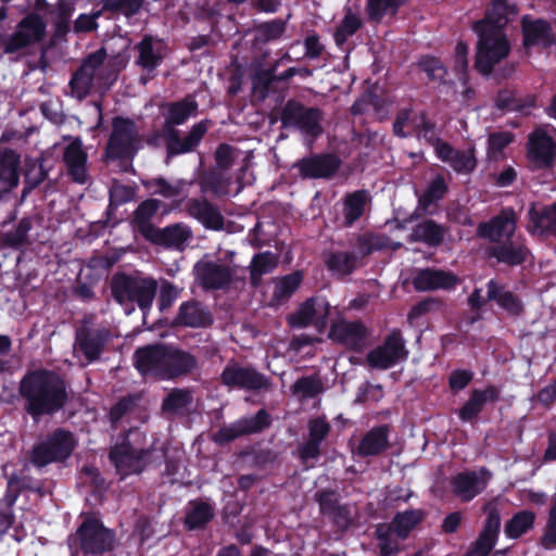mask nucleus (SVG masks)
<instances>
[{
	"label": "nucleus",
	"mask_w": 556,
	"mask_h": 556,
	"mask_svg": "<svg viewBox=\"0 0 556 556\" xmlns=\"http://www.w3.org/2000/svg\"><path fill=\"white\" fill-rule=\"evenodd\" d=\"M358 257L354 252H331L325 260L327 269L340 277L349 276L357 268Z\"/></svg>",
	"instance_id": "nucleus-40"
},
{
	"label": "nucleus",
	"mask_w": 556,
	"mask_h": 556,
	"mask_svg": "<svg viewBox=\"0 0 556 556\" xmlns=\"http://www.w3.org/2000/svg\"><path fill=\"white\" fill-rule=\"evenodd\" d=\"M276 67L258 70L252 76V93L260 101H264L270 93L276 91Z\"/></svg>",
	"instance_id": "nucleus-42"
},
{
	"label": "nucleus",
	"mask_w": 556,
	"mask_h": 556,
	"mask_svg": "<svg viewBox=\"0 0 556 556\" xmlns=\"http://www.w3.org/2000/svg\"><path fill=\"white\" fill-rule=\"evenodd\" d=\"M417 67L420 72L427 75L429 81L438 85L448 84L446 79L448 74L447 68L439 58L433 55H422L417 62Z\"/></svg>",
	"instance_id": "nucleus-46"
},
{
	"label": "nucleus",
	"mask_w": 556,
	"mask_h": 556,
	"mask_svg": "<svg viewBox=\"0 0 556 556\" xmlns=\"http://www.w3.org/2000/svg\"><path fill=\"white\" fill-rule=\"evenodd\" d=\"M110 290L116 303L125 306L136 303L146 316L153 304L157 282L151 277H138L125 271H117L111 278ZM132 311L134 306H130L126 313L129 314Z\"/></svg>",
	"instance_id": "nucleus-4"
},
{
	"label": "nucleus",
	"mask_w": 556,
	"mask_h": 556,
	"mask_svg": "<svg viewBox=\"0 0 556 556\" xmlns=\"http://www.w3.org/2000/svg\"><path fill=\"white\" fill-rule=\"evenodd\" d=\"M189 216L197 219L205 229L220 231L225 226V217L218 206L207 199L191 198L186 203Z\"/></svg>",
	"instance_id": "nucleus-29"
},
{
	"label": "nucleus",
	"mask_w": 556,
	"mask_h": 556,
	"mask_svg": "<svg viewBox=\"0 0 556 556\" xmlns=\"http://www.w3.org/2000/svg\"><path fill=\"white\" fill-rule=\"evenodd\" d=\"M331 314V305L324 298L312 296L306 299L298 311L288 317V324L292 328H306L315 325L324 328Z\"/></svg>",
	"instance_id": "nucleus-20"
},
{
	"label": "nucleus",
	"mask_w": 556,
	"mask_h": 556,
	"mask_svg": "<svg viewBox=\"0 0 556 556\" xmlns=\"http://www.w3.org/2000/svg\"><path fill=\"white\" fill-rule=\"evenodd\" d=\"M389 434V425L372 427L361 439L355 450L356 455L365 458L382 454L390 447Z\"/></svg>",
	"instance_id": "nucleus-33"
},
{
	"label": "nucleus",
	"mask_w": 556,
	"mask_h": 556,
	"mask_svg": "<svg viewBox=\"0 0 556 556\" xmlns=\"http://www.w3.org/2000/svg\"><path fill=\"white\" fill-rule=\"evenodd\" d=\"M134 365L143 376L175 380L190 375L199 363L195 355L188 351L173 344L155 343L138 348L134 353Z\"/></svg>",
	"instance_id": "nucleus-3"
},
{
	"label": "nucleus",
	"mask_w": 556,
	"mask_h": 556,
	"mask_svg": "<svg viewBox=\"0 0 556 556\" xmlns=\"http://www.w3.org/2000/svg\"><path fill=\"white\" fill-rule=\"evenodd\" d=\"M193 401L192 392L189 389L174 388L162 402V410L176 413L179 409L191 405Z\"/></svg>",
	"instance_id": "nucleus-56"
},
{
	"label": "nucleus",
	"mask_w": 556,
	"mask_h": 556,
	"mask_svg": "<svg viewBox=\"0 0 556 556\" xmlns=\"http://www.w3.org/2000/svg\"><path fill=\"white\" fill-rule=\"evenodd\" d=\"M363 27V21L358 14L348 8L345 14L333 33V40L338 47L343 46L348 38L355 35Z\"/></svg>",
	"instance_id": "nucleus-48"
},
{
	"label": "nucleus",
	"mask_w": 556,
	"mask_h": 556,
	"mask_svg": "<svg viewBox=\"0 0 556 556\" xmlns=\"http://www.w3.org/2000/svg\"><path fill=\"white\" fill-rule=\"evenodd\" d=\"M114 539V532L106 529L102 521L94 517H88L80 523L75 538L84 554L90 555L111 551Z\"/></svg>",
	"instance_id": "nucleus-12"
},
{
	"label": "nucleus",
	"mask_w": 556,
	"mask_h": 556,
	"mask_svg": "<svg viewBox=\"0 0 556 556\" xmlns=\"http://www.w3.org/2000/svg\"><path fill=\"white\" fill-rule=\"evenodd\" d=\"M47 24L36 12L26 14L16 25L15 30L7 38L3 52L18 53L42 41L46 37Z\"/></svg>",
	"instance_id": "nucleus-10"
},
{
	"label": "nucleus",
	"mask_w": 556,
	"mask_h": 556,
	"mask_svg": "<svg viewBox=\"0 0 556 556\" xmlns=\"http://www.w3.org/2000/svg\"><path fill=\"white\" fill-rule=\"evenodd\" d=\"M448 191V186L441 174L431 179L424 193L418 198V206L427 210L431 204L442 200Z\"/></svg>",
	"instance_id": "nucleus-51"
},
{
	"label": "nucleus",
	"mask_w": 556,
	"mask_h": 556,
	"mask_svg": "<svg viewBox=\"0 0 556 556\" xmlns=\"http://www.w3.org/2000/svg\"><path fill=\"white\" fill-rule=\"evenodd\" d=\"M236 151L237 148L229 143H219L214 152L217 168L222 170H228L231 168L235 163Z\"/></svg>",
	"instance_id": "nucleus-64"
},
{
	"label": "nucleus",
	"mask_w": 556,
	"mask_h": 556,
	"mask_svg": "<svg viewBox=\"0 0 556 556\" xmlns=\"http://www.w3.org/2000/svg\"><path fill=\"white\" fill-rule=\"evenodd\" d=\"M517 229V215L513 207H503L498 214L478 224L476 235L490 243L514 237Z\"/></svg>",
	"instance_id": "nucleus-22"
},
{
	"label": "nucleus",
	"mask_w": 556,
	"mask_h": 556,
	"mask_svg": "<svg viewBox=\"0 0 556 556\" xmlns=\"http://www.w3.org/2000/svg\"><path fill=\"white\" fill-rule=\"evenodd\" d=\"M110 339L111 331L105 327L81 326L75 332L74 350L83 354L87 364H92L101 358Z\"/></svg>",
	"instance_id": "nucleus-16"
},
{
	"label": "nucleus",
	"mask_w": 556,
	"mask_h": 556,
	"mask_svg": "<svg viewBox=\"0 0 556 556\" xmlns=\"http://www.w3.org/2000/svg\"><path fill=\"white\" fill-rule=\"evenodd\" d=\"M162 204L161 200L151 198L143 200L134 211V222L143 238L154 229L155 226L151 223V219L157 213Z\"/></svg>",
	"instance_id": "nucleus-39"
},
{
	"label": "nucleus",
	"mask_w": 556,
	"mask_h": 556,
	"mask_svg": "<svg viewBox=\"0 0 556 556\" xmlns=\"http://www.w3.org/2000/svg\"><path fill=\"white\" fill-rule=\"evenodd\" d=\"M328 338L352 352H362L366 345L368 330L361 320H346L340 318L330 325Z\"/></svg>",
	"instance_id": "nucleus-19"
},
{
	"label": "nucleus",
	"mask_w": 556,
	"mask_h": 556,
	"mask_svg": "<svg viewBox=\"0 0 556 556\" xmlns=\"http://www.w3.org/2000/svg\"><path fill=\"white\" fill-rule=\"evenodd\" d=\"M214 318L211 312L199 301L182 302L173 325L176 327L206 328L212 326Z\"/></svg>",
	"instance_id": "nucleus-31"
},
{
	"label": "nucleus",
	"mask_w": 556,
	"mask_h": 556,
	"mask_svg": "<svg viewBox=\"0 0 556 556\" xmlns=\"http://www.w3.org/2000/svg\"><path fill=\"white\" fill-rule=\"evenodd\" d=\"M21 154L8 147H0V200L20 185Z\"/></svg>",
	"instance_id": "nucleus-25"
},
{
	"label": "nucleus",
	"mask_w": 556,
	"mask_h": 556,
	"mask_svg": "<svg viewBox=\"0 0 556 556\" xmlns=\"http://www.w3.org/2000/svg\"><path fill=\"white\" fill-rule=\"evenodd\" d=\"M193 274L199 286L211 291L227 289L232 282L235 270L226 264L202 258L194 264Z\"/></svg>",
	"instance_id": "nucleus-17"
},
{
	"label": "nucleus",
	"mask_w": 556,
	"mask_h": 556,
	"mask_svg": "<svg viewBox=\"0 0 556 556\" xmlns=\"http://www.w3.org/2000/svg\"><path fill=\"white\" fill-rule=\"evenodd\" d=\"M137 128L132 119L116 116L112 119V132L105 147L109 160H132L137 153Z\"/></svg>",
	"instance_id": "nucleus-9"
},
{
	"label": "nucleus",
	"mask_w": 556,
	"mask_h": 556,
	"mask_svg": "<svg viewBox=\"0 0 556 556\" xmlns=\"http://www.w3.org/2000/svg\"><path fill=\"white\" fill-rule=\"evenodd\" d=\"M491 477L492 473L485 467L478 471L466 469L457 472L450 479L451 492L462 503H469L486 489Z\"/></svg>",
	"instance_id": "nucleus-15"
},
{
	"label": "nucleus",
	"mask_w": 556,
	"mask_h": 556,
	"mask_svg": "<svg viewBox=\"0 0 556 556\" xmlns=\"http://www.w3.org/2000/svg\"><path fill=\"white\" fill-rule=\"evenodd\" d=\"M139 52L137 64L140 65L148 75L154 77L155 70L163 61L161 53L154 51L153 41L151 37L146 36L138 45Z\"/></svg>",
	"instance_id": "nucleus-44"
},
{
	"label": "nucleus",
	"mask_w": 556,
	"mask_h": 556,
	"mask_svg": "<svg viewBox=\"0 0 556 556\" xmlns=\"http://www.w3.org/2000/svg\"><path fill=\"white\" fill-rule=\"evenodd\" d=\"M105 11H102V8L99 10H94L91 14L81 13L74 21L73 29L76 34L79 33H91L98 29V18H100Z\"/></svg>",
	"instance_id": "nucleus-62"
},
{
	"label": "nucleus",
	"mask_w": 556,
	"mask_h": 556,
	"mask_svg": "<svg viewBox=\"0 0 556 556\" xmlns=\"http://www.w3.org/2000/svg\"><path fill=\"white\" fill-rule=\"evenodd\" d=\"M292 392L294 394H302L305 399H313L323 392V384L318 378L305 376L299 378L292 384Z\"/></svg>",
	"instance_id": "nucleus-60"
},
{
	"label": "nucleus",
	"mask_w": 556,
	"mask_h": 556,
	"mask_svg": "<svg viewBox=\"0 0 556 556\" xmlns=\"http://www.w3.org/2000/svg\"><path fill=\"white\" fill-rule=\"evenodd\" d=\"M460 283L459 277L450 270L426 267L417 270L412 285L417 292L454 290Z\"/></svg>",
	"instance_id": "nucleus-23"
},
{
	"label": "nucleus",
	"mask_w": 556,
	"mask_h": 556,
	"mask_svg": "<svg viewBox=\"0 0 556 556\" xmlns=\"http://www.w3.org/2000/svg\"><path fill=\"white\" fill-rule=\"evenodd\" d=\"M425 511L421 509L399 511L391 521V528L397 538L406 539L412 530L425 519Z\"/></svg>",
	"instance_id": "nucleus-41"
},
{
	"label": "nucleus",
	"mask_w": 556,
	"mask_h": 556,
	"mask_svg": "<svg viewBox=\"0 0 556 556\" xmlns=\"http://www.w3.org/2000/svg\"><path fill=\"white\" fill-rule=\"evenodd\" d=\"M314 500L319 506V513L327 517L340 505L339 495L332 489L318 490L314 495Z\"/></svg>",
	"instance_id": "nucleus-61"
},
{
	"label": "nucleus",
	"mask_w": 556,
	"mask_h": 556,
	"mask_svg": "<svg viewBox=\"0 0 556 556\" xmlns=\"http://www.w3.org/2000/svg\"><path fill=\"white\" fill-rule=\"evenodd\" d=\"M278 265L277 256L270 252H260L254 254L250 267L262 275L270 274Z\"/></svg>",
	"instance_id": "nucleus-63"
},
{
	"label": "nucleus",
	"mask_w": 556,
	"mask_h": 556,
	"mask_svg": "<svg viewBox=\"0 0 556 556\" xmlns=\"http://www.w3.org/2000/svg\"><path fill=\"white\" fill-rule=\"evenodd\" d=\"M237 422L243 437L257 434L271 426V416L265 408H261L255 415L241 417Z\"/></svg>",
	"instance_id": "nucleus-50"
},
{
	"label": "nucleus",
	"mask_w": 556,
	"mask_h": 556,
	"mask_svg": "<svg viewBox=\"0 0 556 556\" xmlns=\"http://www.w3.org/2000/svg\"><path fill=\"white\" fill-rule=\"evenodd\" d=\"M484 400L481 396L479 389H473L469 395V399L460 407L458 412V418L464 422H471L483 410Z\"/></svg>",
	"instance_id": "nucleus-58"
},
{
	"label": "nucleus",
	"mask_w": 556,
	"mask_h": 556,
	"mask_svg": "<svg viewBox=\"0 0 556 556\" xmlns=\"http://www.w3.org/2000/svg\"><path fill=\"white\" fill-rule=\"evenodd\" d=\"M330 424L325 417L311 419L308 422V439L298 447V457L302 464L311 459L319 458L321 454V443L329 435Z\"/></svg>",
	"instance_id": "nucleus-28"
},
{
	"label": "nucleus",
	"mask_w": 556,
	"mask_h": 556,
	"mask_svg": "<svg viewBox=\"0 0 556 556\" xmlns=\"http://www.w3.org/2000/svg\"><path fill=\"white\" fill-rule=\"evenodd\" d=\"M48 177V169L43 165V161L34 160L27 163L24 175L23 195L30 193L39 187Z\"/></svg>",
	"instance_id": "nucleus-55"
},
{
	"label": "nucleus",
	"mask_w": 556,
	"mask_h": 556,
	"mask_svg": "<svg viewBox=\"0 0 556 556\" xmlns=\"http://www.w3.org/2000/svg\"><path fill=\"white\" fill-rule=\"evenodd\" d=\"M8 486L9 489L15 490L16 494L9 501V503L3 508H0V541L3 539L9 529H11L15 522L13 504L23 488L22 479L16 475L11 476L8 480Z\"/></svg>",
	"instance_id": "nucleus-49"
},
{
	"label": "nucleus",
	"mask_w": 556,
	"mask_h": 556,
	"mask_svg": "<svg viewBox=\"0 0 556 556\" xmlns=\"http://www.w3.org/2000/svg\"><path fill=\"white\" fill-rule=\"evenodd\" d=\"M448 164L457 174L473 173L477 167L476 149L458 150Z\"/></svg>",
	"instance_id": "nucleus-59"
},
{
	"label": "nucleus",
	"mask_w": 556,
	"mask_h": 556,
	"mask_svg": "<svg viewBox=\"0 0 556 556\" xmlns=\"http://www.w3.org/2000/svg\"><path fill=\"white\" fill-rule=\"evenodd\" d=\"M212 126L211 119H202L191 126L189 131L181 136V130L169 129L163 132L167 156H177L197 150Z\"/></svg>",
	"instance_id": "nucleus-14"
},
{
	"label": "nucleus",
	"mask_w": 556,
	"mask_h": 556,
	"mask_svg": "<svg viewBox=\"0 0 556 556\" xmlns=\"http://www.w3.org/2000/svg\"><path fill=\"white\" fill-rule=\"evenodd\" d=\"M517 13L516 5L509 0H493L484 18L473 24L479 37L475 67L480 74L490 75L494 66L509 54L510 45L504 27Z\"/></svg>",
	"instance_id": "nucleus-2"
},
{
	"label": "nucleus",
	"mask_w": 556,
	"mask_h": 556,
	"mask_svg": "<svg viewBox=\"0 0 556 556\" xmlns=\"http://www.w3.org/2000/svg\"><path fill=\"white\" fill-rule=\"evenodd\" d=\"M407 356L408 351L402 331L394 328L387 334L382 344L367 354V363L371 368L386 370L400 361L406 359Z\"/></svg>",
	"instance_id": "nucleus-13"
},
{
	"label": "nucleus",
	"mask_w": 556,
	"mask_h": 556,
	"mask_svg": "<svg viewBox=\"0 0 556 556\" xmlns=\"http://www.w3.org/2000/svg\"><path fill=\"white\" fill-rule=\"evenodd\" d=\"M302 282V274L294 271L283 276L275 286L273 299L281 302L289 299L300 287Z\"/></svg>",
	"instance_id": "nucleus-57"
},
{
	"label": "nucleus",
	"mask_w": 556,
	"mask_h": 556,
	"mask_svg": "<svg viewBox=\"0 0 556 556\" xmlns=\"http://www.w3.org/2000/svg\"><path fill=\"white\" fill-rule=\"evenodd\" d=\"M192 237L189 226L177 223L164 228L154 227L144 239L152 244L167 249L182 250L186 242Z\"/></svg>",
	"instance_id": "nucleus-30"
},
{
	"label": "nucleus",
	"mask_w": 556,
	"mask_h": 556,
	"mask_svg": "<svg viewBox=\"0 0 556 556\" xmlns=\"http://www.w3.org/2000/svg\"><path fill=\"white\" fill-rule=\"evenodd\" d=\"M482 252L483 257L492 266L503 265L508 268L522 266L532 257V252L526 239H514V237L489 243L483 248Z\"/></svg>",
	"instance_id": "nucleus-8"
},
{
	"label": "nucleus",
	"mask_w": 556,
	"mask_h": 556,
	"mask_svg": "<svg viewBox=\"0 0 556 556\" xmlns=\"http://www.w3.org/2000/svg\"><path fill=\"white\" fill-rule=\"evenodd\" d=\"M501 529V515L496 507L486 508V518L477 540L464 556H489L496 545Z\"/></svg>",
	"instance_id": "nucleus-24"
},
{
	"label": "nucleus",
	"mask_w": 556,
	"mask_h": 556,
	"mask_svg": "<svg viewBox=\"0 0 556 556\" xmlns=\"http://www.w3.org/2000/svg\"><path fill=\"white\" fill-rule=\"evenodd\" d=\"M371 202L369 192L365 189L349 192L343 198V225L352 227L365 214L366 206Z\"/></svg>",
	"instance_id": "nucleus-36"
},
{
	"label": "nucleus",
	"mask_w": 556,
	"mask_h": 556,
	"mask_svg": "<svg viewBox=\"0 0 556 556\" xmlns=\"http://www.w3.org/2000/svg\"><path fill=\"white\" fill-rule=\"evenodd\" d=\"M151 454L150 448H136L128 439V432H125L122 441L110 448L109 459L121 479H125L130 475L141 473L150 462Z\"/></svg>",
	"instance_id": "nucleus-7"
},
{
	"label": "nucleus",
	"mask_w": 556,
	"mask_h": 556,
	"mask_svg": "<svg viewBox=\"0 0 556 556\" xmlns=\"http://www.w3.org/2000/svg\"><path fill=\"white\" fill-rule=\"evenodd\" d=\"M33 228V220L30 217H22L14 229L0 233V247L2 249L20 250L30 243L29 231Z\"/></svg>",
	"instance_id": "nucleus-38"
},
{
	"label": "nucleus",
	"mask_w": 556,
	"mask_h": 556,
	"mask_svg": "<svg viewBox=\"0 0 556 556\" xmlns=\"http://www.w3.org/2000/svg\"><path fill=\"white\" fill-rule=\"evenodd\" d=\"M143 3L144 0H102V11L129 20L140 13Z\"/></svg>",
	"instance_id": "nucleus-52"
},
{
	"label": "nucleus",
	"mask_w": 556,
	"mask_h": 556,
	"mask_svg": "<svg viewBox=\"0 0 556 556\" xmlns=\"http://www.w3.org/2000/svg\"><path fill=\"white\" fill-rule=\"evenodd\" d=\"M406 0H366L365 11L369 22L380 23L386 15L395 16Z\"/></svg>",
	"instance_id": "nucleus-43"
},
{
	"label": "nucleus",
	"mask_w": 556,
	"mask_h": 556,
	"mask_svg": "<svg viewBox=\"0 0 556 556\" xmlns=\"http://www.w3.org/2000/svg\"><path fill=\"white\" fill-rule=\"evenodd\" d=\"M87 160L88 155L84 151L80 140L77 139L65 147L63 151V162L72 181L80 185L87 182Z\"/></svg>",
	"instance_id": "nucleus-32"
},
{
	"label": "nucleus",
	"mask_w": 556,
	"mask_h": 556,
	"mask_svg": "<svg viewBox=\"0 0 556 556\" xmlns=\"http://www.w3.org/2000/svg\"><path fill=\"white\" fill-rule=\"evenodd\" d=\"M17 393L23 410L33 421L52 417L71 401L70 384L65 377L49 368L28 369L21 378Z\"/></svg>",
	"instance_id": "nucleus-1"
},
{
	"label": "nucleus",
	"mask_w": 556,
	"mask_h": 556,
	"mask_svg": "<svg viewBox=\"0 0 556 556\" xmlns=\"http://www.w3.org/2000/svg\"><path fill=\"white\" fill-rule=\"evenodd\" d=\"M220 384L229 390L258 392L270 387V380L252 366H241L236 359H230L219 376Z\"/></svg>",
	"instance_id": "nucleus-11"
},
{
	"label": "nucleus",
	"mask_w": 556,
	"mask_h": 556,
	"mask_svg": "<svg viewBox=\"0 0 556 556\" xmlns=\"http://www.w3.org/2000/svg\"><path fill=\"white\" fill-rule=\"evenodd\" d=\"M447 228L434 219L426 218L416 224L408 236V242H421L429 248H439L445 238Z\"/></svg>",
	"instance_id": "nucleus-35"
},
{
	"label": "nucleus",
	"mask_w": 556,
	"mask_h": 556,
	"mask_svg": "<svg viewBox=\"0 0 556 556\" xmlns=\"http://www.w3.org/2000/svg\"><path fill=\"white\" fill-rule=\"evenodd\" d=\"M386 247L384 238L370 231L359 233L355 238V253L357 254V257H367L375 251L386 249Z\"/></svg>",
	"instance_id": "nucleus-54"
},
{
	"label": "nucleus",
	"mask_w": 556,
	"mask_h": 556,
	"mask_svg": "<svg viewBox=\"0 0 556 556\" xmlns=\"http://www.w3.org/2000/svg\"><path fill=\"white\" fill-rule=\"evenodd\" d=\"M75 446L74 434L64 428H58L33 447L30 459L37 468L63 463L71 457Z\"/></svg>",
	"instance_id": "nucleus-6"
},
{
	"label": "nucleus",
	"mask_w": 556,
	"mask_h": 556,
	"mask_svg": "<svg viewBox=\"0 0 556 556\" xmlns=\"http://www.w3.org/2000/svg\"><path fill=\"white\" fill-rule=\"evenodd\" d=\"M485 288L486 300L494 302L509 317L519 318L525 314V304L521 298L508 290L505 283L492 278L486 282Z\"/></svg>",
	"instance_id": "nucleus-26"
},
{
	"label": "nucleus",
	"mask_w": 556,
	"mask_h": 556,
	"mask_svg": "<svg viewBox=\"0 0 556 556\" xmlns=\"http://www.w3.org/2000/svg\"><path fill=\"white\" fill-rule=\"evenodd\" d=\"M534 522L535 513L523 509L514 514L505 523L504 532L509 539H519L534 527Z\"/></svg>",
	"instance_id": "nucleus-45"
},
{
	"label": "nucleus",
	"mask_w": 556,
	"mask_h": 556,
	"mask_svg": "<svg viewBox=\"0 0 556 556\" xmlns=\"http://www.w3.org/2000/svg\"><path fill=\"white\" fill-rule=\"evenodd\" d=\"M161 110L165 118L164 132L169 129H178L177 126L184 125L190 117L197 116L199 103L194 96L187 94L178 101L162 104Z\"/></svg>",
	"instance_id": "nucleus-27"
},
{
	"label": "nucleus",
	"mask_w": 556,
	"mask_h": 556,
	"mask_svg": "<svg viewBox=\"0 0 556 556\" xmlns=\"http://www.w3.org/2000/svg\"><path fill=\"white\" fill-rule=\"evenodd\" d=\"M341 164V159L334 153H313L298 160L293 167L303 179H331Z\"/></svg>",
	"instance_id": "nucleus-18"
},
{
	"label": "nucleus",
	"mask_w": 556,
	"mask_h": 556,
	"mask_svg": "<svg viewBox=\"0 0 556 556\" xmlns=\"http://www.w3.org/2000/svg\"><path fill=\"white\" fill-rule=\"evenodd\" d=\"M527 157L536 169H547L556 159V142L543 128H535L528 137Z\"/></svg>",
	"instance_id": "nucleus-21"
},
{
	"label": "nucleus",
	"mask_w": 556,
	"mask_h": 556,
	"mask_svg": "<svg viewBox=\"0 0 556 556\" xmlns=\"http://www.w3.org/2000/svg\"><path fill=\"white\" fill-rule=\"evenodd\" d=\"M323 121L321 109L307 106L295 99H289L280 112V122L285 128H294L312 139L323 135Z\"/></svg>",
	"instance_id": "nucleus-5"
},
{
	"label": "nucleus",
	"mask_w": 556,
	"mask_h": 556,
	"mask_svg": "<svg viewBox=\"0 0 556 556\" xmlns=\"http://www.w3.org/2000/svg\"><path fill=\"white\" fill-rule=\"evenodd\" d=\"M515 140L511 131H494L488 136L486 156L490 161H500L504 157V150Z\"/></svg>",
	"instance_id": "nucleus-53"
},
{
	"label": "nucleus",
	"mask_w": 556,
	"mask_h": 556,
	"mask_svg": "<svg viewBox=\"0 0 556 556\" xmlns=\"http://www.w3.org/2000/svg\"><path fill=\"white\" fill-rule=\"evenodd\" d=\"M522 35L523 45L526 47H532L540 42L548 40L551 35V26L543 20L527 21L522 22Z\"/></svg>",
	"instance_id": "nucleus-47"
},
{
	"label": "nucleus",
	"mask_w": 556,
	"mask_h": 556,
	"mask_svg": "<svg viewBox=\"0 0 556 556\" xmlns=\"http://www.w3.org/2000/svg\"><path fill=\"white\" fill-rule=\"evenodd\" d=\"M189 505L184 519L185 528L189 531L205 529L215 516L213 506L202 500L191 501Z\"/></svg>",
	"instance_id": "nucleus-37"
},
{
	"label": "nucleus",
	"mask_w": 556,
	"mask_h": 556,
	"mask_svg": "<svg viewBox=\"0 0 556 556\" xmlns=\"http://www.w3.org/2000/svg\"><path fill=\"white\" fill-rule=\"evenodd\" d=\"M528 217L530 232L540 231L542 235L556 238V200L541 207H538L536 203L532 202L528 210Z\"/></svg>",
	"instance_id": "nucleus-34"
}]
</instances>
